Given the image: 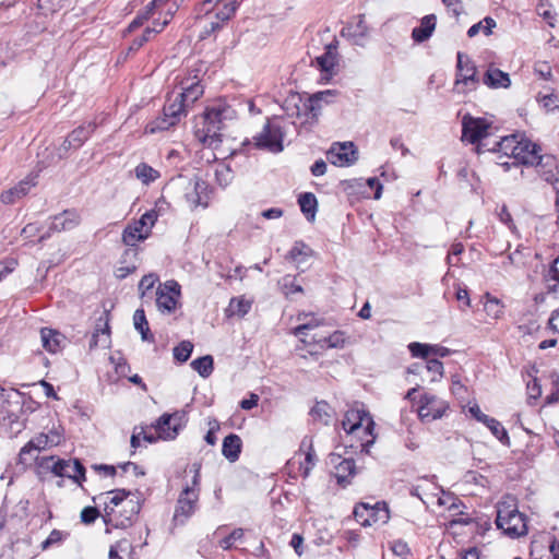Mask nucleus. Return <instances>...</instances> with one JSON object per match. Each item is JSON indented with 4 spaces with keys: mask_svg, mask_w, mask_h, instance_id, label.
Wrapping results in <instances>:
<instances>
[{
    "mask_svg": "<svg viewBox=\"0 0 559 559\" xmlns=\"http://www.w3.org/2000/svg\"><path fill=\"white\" fill-rule=\"evenodd\" d=\"M373 420L362 405H356L349 408L342 420V427L345 431L347 445L360 450L367 454L370 453V447L374 442Z\"/></svg>",
    "mask_w": 559,
    "mask_h": 559,
    "instance_id": "obj_1",
    "label": "nucleus"
},
{
    "mask_svg": "<svg viewBox=\"0 0 559 559\" xmlns=\"http://www.w3.org/2000/svg\"><path fill=\"white\" fill-rule=\"evenodd\" d=\"M236 111L226 103L217 102L207 107L195 121L194 135L203 144L214 146L221 142V131L234 119Z\"/></svg>",
    "mask_w": 559,
    "mask_h": 559,
    "instance_id": "obj_2",
    "label": "nucleus"
},
{
    "mask_svg": "<svg viewBox=\"0 0 559 559\" xmlns=\"http://www.w3.org/2000/svg\"><path fill=\"white\" fill-rule=\"evenodd\" d=\"M489 151L498 155L497 162L500 165L506 166L509 165V163L502 160L503 157L513 159V164L531 166L539 165L543 160L539 146L519 134L502 138L492 148H489Z\"/></svg>",
    "mask_w": 559,
    "mask_h": 559,
    "instance_id": "obj_3",
    "label": "nucleus"
},
{
    "mask_svg": "<svg viewBox=\"0 0 559 559\" xmlns=\"http://www.w3.org/2000/svg\"><path fill=\"white\" fill-rule=\"evenodd\" d=\"M168 189L180 195L190 209L198 206L205 209L209 205V186L197 177L179 176L170 181Z\"/></svg>",
    "mask_w": 559,
    "mask_h": 559,
    "instance_id": "obj_4",
    "label": "nucleus"
},
{
    "mask_svg": "<svg viewBox=\"0 0 559 559\" xmlns=\"http://www.w3.org/2000/svg\"><path fill=\"white\" fill-rule=\"evenodd\" d=\"M496 523L498 528L512 538L523 536L527 533L526 519L524 514L518 510L515 500L511 497L499 502Z\"/></svg>",
    "mask_w": 559,
    "mask_h": 559,
    "instance_id": "obj_5",
    "label": "nucleus"
},
{
    "mask_svg": "<svg viewBox=\"0 0 559 559\" xmlns=\"http://www.w3.org/2000/svg\"><path fill=\"white\" fill-rule=\"evenodd\" d=\"M493 129L492 121L488 118L473 117L466 114L462 118V141L477 144V153H481L485 150L489 151V148H485V144L481 141L490 136Z\"/></svg>",
    "mask_w": 559,
    "mask_h": 559,
    "instance_id": "obj_6",
    "label": "nucleus"
},
{
    "mask_svg": "<svg viewBox=\"0 0 559 559\" xmlns=\"http://www.w3.org/2000/svg\"><path fill=\"white\" fill-rule=\"evenodd\" d=\"M417 388L411 389L406 399L417 403V414L423 423H431L442 418L449 409L447 401L430 393H423L416 401Z\"/></svg>",
    "mask_w": 559,
    "mask_h": 559,
    "instance_id": "obj_7",
    "label": "nucleus"
},
{
    "mask_svg": "<svg viewBox=\"0 0 559 559\" xmlns=\"http://www.w3.org/2000/svg\"><path fill=\"white\" fill-rule=\"evenodd\" d=\"M129 491H126L124 489H116L102 493L97 497L98 500H104V511L107 521L111 522L116 519L117 509L119 507H129L128 515L124 516L127 522H131L140 512L139 502L133 499H129Z\"/></svg>",
    "mask_w": 559,
    "mask_h": 559,
    "instance_id": "obj_8",
    "label": "nucleus"
},
{
    "mask_svg": "<svg viewBox=\"0 0 559 559\" xmlns=\"http://www.w3.org/2000/svg\"><path fill=\"white\" fill-rule=\"evenodd\" d=\"M194 476L192 485L187 486L180 493L174 513V522L185 524L186 521L195 512L199 500L200 466L194 464Z\"/></svg>",
    "mask_w": 559,
    "mask_h": 559,
    "instance_id": "obj_9",
    "label": "nucleus"
},
{
    "mask_svg": "<svg viewBox=\"0 0 559 559\" xmlns=\"http://www.w3.org/2000/svg\"><path fill=\"white\" fill-rule=\"evenodd\" d=\"M186 103L177 95L173 102L164 107V115L146 126L147 133H156L158 131L168 130L175 126L182 116L186 115Z\"/></svg>",
    "mask_w": 559,
    "mask_h": 559,
    "instance_id": "obj_10",
    "label": "nucleus"
},
{
    "mask_svg": "<svg viewBox=\"0 0 559 559\" xmlns=\"http://www.w3.org/2000/svg\"><path fill=\"white\" fill-rule=\"evenodd\" d=\"M187 424V416L183 412L163 414L153 426L156 435L162 440H174Z\"/></svg>",
    "mask_w": 559,
    "mask_h": 559,
    "instance_id": "obj_11",
    "label": "nucleus"
},
{
    "mask_svg": "<svg viewBox=\"0 0 559 559\" xmlns=\"http://www.w3.org/2000/svg\"><path fill=\"white\" fill-rule=\"evenodd\" d=\"M181 296L180 285L174 281H166L160 284L156 290V307L162 313H173Z\"/></svg>",
    "mask_w": 559,
    "mask_h": 559,
    "instance_id": "obj_12",
    "label": "nucleus"
},
{
    "mask_svg": "<svg viewBox=\"0 0 559 559\" xmlns=\"http://www.w3.org/2000/svg\"><path fill=\"white\" fill-rule=\"evenodd\" d=\"M253 140L257 147L272 153H280L284 148L282 128L272 121H267Z\"/></svg>",
    "mask_w": 559,
    "mask_h": 559,
    "instance_id": "obj_13",
    "label": "nucleus"
},
{
    "mask_svg": "<svg viewBox=\"0 0 559 559\" xmlns=\"http://www.w3.org/2000/svg\"><path fill=\"white\" fill-rule=\"evenodd\" d=\"M476 68L473 62L463 53H457V74L455 86L462 93L472 91L476 86Z\"/></svg>",
    "mask_w": 559,
    "mask_h": 559,
    "instance_id": "obj_14",
    "label": "nucleus"
},
{
    "mask_svg": "<svg viewBox=\"0 0 559 559\" xmlns=\"http://www.w3.org/2000/svg\"><path fill=\"white\" fill-rule=\"evenodd\" d=\"M329 464L333 468L337 484L343 487L350 484L352 478L357 472L355 462L352 459H344L340 454H330Z\"/></svg>",
    "mask_w": 559,
    "mask_h": 559,
    "instance_id": "obj_15",
    "label": "nucleus"
},
{
    "mask_svg": "<svg viewBox=\"0 0 559 559\" xmlns=\"http://www.w3.org/2000/svg\"><path fill=\"white\" fill-rule=\"evenodd\" d=\"M326 155L331 164L340 167L349 166L357 160V152L352 142L334 143Z\"/></svg>",
    "mask_w": 559,
    "mask_h": 559,
    "instance_id": "obj_16",
    "label": "nucleus"
},
{
    "mask_svg": "<svg viewBox=\"0 0 559 559\" xmlns=\"http://www.w3.org/2000/svg\"><path fill=\"white\" fill-rule=\"evenodd\" d=\"M408 349L413 357L430 359V358H444L451 355V349L440 344H428L413 342L408 344Z\"/></svg>",
    "mask_w": 559,
    "mask_h": 559,
    "instance_id": "obj_17",
    "label": "nucleus"
},
{
    "mask_svg": "<svg viewBox=\"0 0 559 559\" xmlns=\"http://www.w3.org/2000/svg\"><path fill=\"white\" fill-rule=\"evenodd\" d=\"M341 35L354 45L365 46L369 37V29L364 17L358 16L356 20L343 27Z\"/></svg>",
    "mask_w": 559,
    "mask_h": 559,
    "instance_id": "obj_18",
    "label": "nucleus"
},
{
    "mask_svg": "<svg viewBox=\"0 0 559 559\" xmlns=\"http://www.w3.org/2000/svg\"><path fill=\"white\" fill-rule=\"evenodd\" d=\"M426 365L421 367L418 364L413 365L409 369V373L423 374L425 372L426 378H423L428 383H437L441 381L444 376L443 364L437 358L425 359Z\"/></svg>",
    "mask_w": 559,
    "mask_h": 559,
    "instance_id": "obj_19",
    "label": "nucleus"
},
{
    "mask_svg": "<svg viewBox=\"0 0 559 559\" xmlns=\"http://www.w3.org/2000/svg\"><path fill=\"white\" fill-rule=\"evenodd\" d=\"M338 96L336 90L317 92L308 97V107L311 120H317L324 106L333 104Z\"/></svg>",
    "mask_w": 559,
    "mask_h": 559,
    "instance_id": "obj_20",
    "label": "nucleus"
},
{
    "mask_svg": "<svg viewBox=\"0 0 559 559\" xmlns=\"http://www.w3.org/2000/svg\"><path fill=\"white\" fill-rule=\"evenodd\" d=\"M41 346L50 354H57L67 345V337L57 330L43 328L40 329Z\"/></svg>",
    "mask_w": 559,
    "mask_h": 559,
    "instance_id": "obj_21",
    "label": "nucleus"
},
{
    "mask_svg": "<svg viewBox=\"0 0 559 559\" xmlns=\"http://www.w3.org/2000/svg\"><path fill=\"white\" fill-rule=\"evenodd\" d=\"M284 110L286 115L289 117L301 118L306 117V121L308 122L311 119V115L309 112L308 107V98L304 100L299 94L289 95L284 102Z\"/></svg>",
    "mask_w": 559,
    "mask_h": 559,
    "instance_id": "obj_22",
    "label": "nucleus"
},
{
    "mask_svg": "<svg viewBox=\"0 0 559 559\" xmlns=\"http://www.w3.org/2000/svg\"><path fill=\"white\" fill-rule=\"evenodd\" d=\"M56 476L72 478L76 483L85 479V468L79 460H61Z\"/></svg>",
    "mask_w": 559,
    "mask_h": 559,
    "instance_id": "obj_23",
    "label": "nucleus"
},
{
    "mask_svg": "<svg viewBox=\"0 0 559 559\" xmlns=\"http://www.w3.org/2000/svg\"><path fill=\"white\" fill-rule=\"evenodd\" d=\"M33 186H35L34 179L25 178L22 181H20L15 187H13L7 191H3L1 193V201L4 204H12L16 200L26 195Z\"/></svg>",
    "mask_w": 559,
    "mask_h": 559,
    "instance_id": "obj_24",
    "label": "nucleus"
},
{
    "mask_svg": "<svg viewBox=\"0 0 559 559\" xmlns=\"http://www.w3.org/2000/svg\"><path fill=\"white\" fill-rule=\"evenodd\" d=\"M95 129L94 123H87L86 126H80L74 129L63 142L64 148H78L80 147L92 134Z\"/></svg>",
    "mask_w": 559,
    "mask_h": 559,
    "instance_id": "obj_25",
    "label": "nucleus"
},
{
    "mask_svg": "<svg viewBox=\"0 0 559 559\" xmlns=\"http://www.w3.org/2000/svg\"><path fill=\"white\" fill-rule=\"evenodd\" d=\"M437 17L435 14H428L420 21V25L415 27L412 32V37L416 43L427 40L436 28Z\"/></svg>",
    "mask_w": 559,
    "mask_h": 559,
    "instance_id": "obj_26",
    "label": "nucleus"
},
{
    "mask_svg": "<svg viewBox=\"0 0 559 559\" xmlns=\"http://www.w3.org/2000/svg\"><path fill=\"white\" fill-rule=\"evenodd\" d=\"M380 506V502H377L374 506H370L368 503H360L354 509V516L358 523L362 526H371L374 522H377V510L376 508Z\"/></svg>",
    "mask_w": 559,
    "mask_h": 559,
    "instance_id": "obj_27",
    "label": "nucleus"
},
{
    "mask_svg": "<svg viewBox=\"0 0 559 559\" xmlns=\"http://www.w3.org/2000/svg\"><path fill=\"white\" fill-rule=\"evenodd\" d=\"M484 83L491 88H507L511 80L507 72L490 67L485 74Z\"/></svg>",
    "mask_w": 559,
    "mask_h": 559,
    "instance_id": "obj_28",
    "label": "nucleus"
},
{
    "mask_svg": "<svg viewBox=\"0 0 559 559\" xmlns=\"http://www.w3.org/2000/svg\"><path fill=\"white\" fill-rule=\"evenodd\" d=\"M241 439L235 433H230L223 440L222 453L229 461L235 462L238 460L241 452Z\"/></svg>",
    "mask_w": 559,
    "mask_h": 559,
    "instance_id": "obj_29",
    "label": "nucleus"
},
{
    "mask_svg": "<svg viewBox=\"0 0 559 559\" xmlns=\"http://www.w3.org/2000/svg\"><path fill=\"white\" fill-rule=\"evenodd\" d=\"M80 223V215L74 211H64L62 214L55 216L51 229L57 231L69 230Z\"/></svg>",
    "mask_w": 559,
    "mask_h": 559,
    "instance_id": "obj_30",
    "label": "nucleus"
},
{
    "mask_svg": "<svg viewBox=\"0 0 559 559\" xmlns=\"http://www.w3.org/2000/svg\"><path fill=\"white\" fill-rule=\"evenodd\" d=\"M337 63L336 48L332 45L326 46V50L323 55L317 57L313 64L319 68L322 72L331 74Z\"/></svg>",
    "mask_w": 559,
    "mask_h": 559,
    "instance_id": "obj_31",
    "label": "nucleus"
},
{
    "mask_svg": "<svg viewBox=\"0 0 559 559\" xmlns=\"http://www.w3.org/2000/svg\"><path fill=\"white\" fill-rule=\"evenodd\" d=\"M504 304L489 293L484 296V311L491 320H500L504 316Z\"/></svg>",
    "mask_w": 559,
    "mask_h": 559,
    "instance_id": "obj_32",
    "label": "nucleus"
},
{
    "mask_svg": "<svg viewBox=\"0 0 559 559\" xmlns=\"http://www.w3.org/2000/svg\"><path fill=\"white\" fill-rule=\"evenodd\" d=\"M318 344L321 348H337L343 347L345 344V336L342 331H335L329 336H322L319 334H313L309 344Z\"/></svg>",
    "mask_w": 559,
    "mask_h": 559,
    "instance_id": "obj_33",
    "label": "nucleus"
},
{
    "mask_svg": "<svg viewBox=\"0 0 559 559\" xmlns=\"http://www.w3.org/2000/svg\"><path fill=\"white\" fill-rule=\"evenodd\" d=\"M181 84V92L178 94V96L189 107L203 94V86L199 81L189 82V80L187 82H182Z\"/></svg>",
    "mask_w": 559,
    "mask_h": 559,
    "instance_id": "obj_34",
    "label": "nucleus"
},
{
    "mask_svg": "<svg viewBox=\"0 0 559 559\" xmlns=\"http://www.w3.org/2000/svg\"><path fill=\"white\" fill-rule=\"evenodd\" d=\"M298 320L302 321V323L293 330V334L300 337L301 342L309 343L310 341L306 338L308 336L307 332L318 328L321 321L306 313L299 314Z\"/></svg>",
    "mask_w": 559,
    "mask_h": 559,
    "instance_id": "obj_35",
    "label": "nucleus"
},
{
    "mask_svg": "<svg viewBox=\"0 0 559 559\" xmlns=\"http://www.w3.org/2000/svg\"><path fill=\"white\" fill-rule=\"evenodd\" d=\"M145 238H147V230H144V227H139L138 221L129 225L122 234L123 243L131 247Z\"/></svg>",
    "mask_w": 559,
    "mask_h": 559,
    "instance_id": "obj_36",
    "label": "nucleus"
},
{
    "mask_svg": "<svg viewBox=\"0 0 559 559\" xmlns=\"http://www.w3.org/2000/svg\"><path fill=\"white\" fill-rule=\"evenodd\" d=\"M110 346V329L108 322H105L102 326L98 325L92 335L90 342V349L97 347L107 348Z\"/></svg>",
    "mask_w": 559,
    "mask_h": 559,
    "instance_id": "obj_37",
    "label": "nucleus"
},
{
    "mask_svg": "<svg viewBox=\"0 0 559 559\" xmlns=\"http://www.w3.org/2000/svg\"><path fill=\"white\" fill-rule=\"evenodd\" d=\"M50 448L48 439L45 433H39L29 440L20 451V457L22 462L27 461V455L31 454L32 451H40Z\"/></svg>",
    "mask_w": 559,
    "mask_h": 559,
    "instance_id": "obj_38",
    "label": "nucleus"
},
{
    "mask_svg": "<svg viewBox=\"0 0 559 559\" xmlns=\"http://www.w3.org/2000/svg\"><path fill=\"white\" fill-rule=\"evenodd\" d=\"M133 324L136 331L140 332L141 337L145 342H154V336L150 331L148 322L143 309H136L133 314Z\"/></svg>",
    "mask_w": 559,
    "mask_h": 559,
    "instance_id": "obj_39",
    "label": "nucleus"
},
{
    "mask_svg": "<svg viewBox=\"0 0 559 559\" xmlns=\"http://www.w3.org/2000/svg\"><path fill=\"white\" fill-rule=\"evenodd\" d=\"M298 203L301 212L306 215L309 221H313L317 213L318 201L313 193L305 192L300 194Z\"/></svg>",
    "mask_w": 559,
    "mask_h": 559,
    "instance_id": "obj_40",
    "label": "nucleus"
},
{
    "mask_svg": "<svg viewBox=\"0 0 559 559\" xmlns=\"http://www.w3.org/2000/svg\"><path fill=\"white\" fill-rule=\"evenodd\" d=\"M134 175L146 186L159 178V171L145 163H141L134 168Z\"/></svg>",
    "mask_w": 559,
    "mask_h": 559,
    "instance_id": "obj_41",
    "label": "nucleus"
},
{
    "mask_svg": "<svg viewBox=\"0 0 559 559\" xmlns=\"http://www.w3.org/2000/svg\"><path fill=\"white\" fill-rule=\"evenodd\" d=\"M167 24H168V20H165V21H163L162 24H159V28L146 27L144 33L140 37H136L133 39L132 44L129 47V50H131V51L139 50L146 41L151 40L154 35L160 33Z\"/></svg>",
    "mask_w": 559,
    "mask_h": 559,
    "instance_id": "obj_42",
    "label": "nucleus"
},
{
    "mask_svg": "<svg viewBox=\"0 0 559 559\" xmlns=\"http://www.w3.org/2000/svg\"><path fill=\"white\" fill-rule=\"evenodd\" d=\"M310 415L313 420H318L328 425L332 419L333 411L331 406L326 402H317L316 405L311 408Z\"/></svg>",
    "mask_w": 559,
    "mask_h": 559,
    "instance_id": "obj_43",
    "label": "nucleus"
},
{
    "mask_svg": "<svg viewBox=\"0 0 559 559\" xmlns=\"http://www.w3.org/2000/svg\"><path fill=\"white\" fill-rule=\"evenodd\" d=\"M483 425H485L502 444H510L508 432L500 421L492 417H488V419Z\"/></svg>",
    "mask_w": 559,
    "mask_h": 559,
    "instance_id": "obj_44",
    "label": "nucleus"
},
{
    "mask_svg": "<svg viewBox=\"0 0 559 559\" xmlns=\"http://www.w3.org/2000/svg\"><path fill=\"white\" fill-rule=\"evenodd\" d=\"M191 367L202 378H207L213 372V357L210 355L194 359Z\"/></svg>",
    "mask_w": 559,
    "mask_h": 559,
    "instance_id": "obj_45",
    "label": "nucleus"
},
{
    "mask_svg": "<svg viewBox=\"0 0 559 559\" xmlns=\"http://www.w3.org/2000/svg\"><path fill=\"white\" fill-rule=\"evenodd\" d=\"M493 27H496V21L491 17H485L483 21L472 25L467 31V35L468 37H474L479 33H484L488 36Z\"/></svg>",
    "mask_w": 559,
    "mask_h": 559,
    "instance_id": "obj_46",
    "label": "nucleus"
},
{
    "mask_svg": "<svg viewBox=\"0 0 559 559\" xmlns=\"http://www.w3.org/2000/svg\"><path fill=\"white\" fill-rule=\"evenodd\" d=\"M34 460L40 472H50L56 476V472L60 467V459H56V456H35Z\"/></svg>",
    "mask_w": 559,
    "mask_h": 559,
    "instance_id": "obj_47",
    "label": "nucleus"
},
{
    "mask_svg": "<svg viewBox=\"0 0 559 559\" xmlns=\"http://www.w3.org/2000/svg\"><path fill=\"white\" fill-rule=\"evenodd\" d=\"M159 5V0H152L150 4L145 8V11L139 14L129 25L128 31L132 32L138 27L142 26L145 21H147L152 14L153 10Z\"/></svg>",
    "mask_w": 559,
    "mask_h": 559,
    "instance_id": "obj_48",
    "label": "nucleus"
},
{
    "mask_svg": "<svg viewBox=\"0 0 559 559\" xmlns=\"http://www.w3.org/2000/svg\"><path fill=\"white\" fill-rule=\"evenodd\" d=\"M250 309H251V301H249L242 297L233 298L229 302V310H230L231 314H236L238 317L246 316Z\"/></svg>",
    "mask_w": 559,
    "mask_h": 559,
    "instance_id": "obj_49",
    "label": "nucleus"
},
{
    "mask_svg": "<svg viewBox=\"0 0 559 559\" xmlns=\"http://www.w3.org/2000/svg\"><path fill=\"white\" fill-rule=\"evenodd\" d=\"M545 281L548 283V289L555 292L559 284V257L554 260L551 266L547 271Z\"/></svg>",
    "mask_w": 559,
    "mask_h": 559,
    "instance_id": "obj_50",
    "label": "nucleus"
},
{
    "mask_svg": "<svg viewBox=\"0 0 559 559\" xmlns=\"http://www.w3.org/2000/svg\"><path fill=\"white\" fill-rule=\"evenodd\" d=\"M215 178H216L217 183L221 187H226L233 180V171L229 168V166H227L225 164H219L215 168Z\"/></svg>",
    "mask_w": 559,
    "mask_h": 559,
    "instance_id": "obj_51",
    "label": "nucleus"
},
{
    "mask_svg": "<svg viewBox=\"0 0 559 559\" xmlns=\"http://www.w3.org/2000/svg\"><path fill=\"white\" fill-rule=\"evenodd\" d=\"M316 465V454L312 448L310 447L307 453L305 454L304 461L299 462V472L302 477H308L311 469Z\"/></svg>",
    "mask_w": 559,
    "mask_h": 559,
    "instance_id": "obj_52",
    "label": "nucleus"
},
{
    "mask_svg": "<svg viewBox=\"0 0 559 559\" xmlns=\"http://www.w3.org/2000/svg\"><path fill=\"white\" fill-rule=\"evenodd\" d=\"M192 350L193 344L189 341H182L178 346L174 348V357L178 361L185 362L189 359Z\"/></svg>",
    "mask_w": 559,
    "mask_h": 559,
    "instance_id": "obj_53",
    "label": "nucleus"
},
{
    "mask_svg": "<svg viewBox=\"0 0 559 559\" xmlns=\"http://www.w3.org/2000/svg\"><path fill=\"white\" fill-rule=\"evenodd\" d=\"M393 555L402 559H408L412 556L408 544L402 539H396L391 544Z\"/></svg>",
    "mask_w": 559,
    "mask_h": 559,
    "instance_id": "obj_54",
    "label": "nucleus"
},
{
    "mask_svg": "<svg viewBox=\"0 0 559 559\" xmlns=\"http://www.w3.org/2000/svg\"><path fill=\"white\" fill-rule=\"evenodd\" d=\"M538 102L548 112L559 108V96L554 93L539 95Z\"/></svg>",
    "mask_w": 559,
    "mask_h": 559,
    "instance_id": "obj_55",
    "label": "nucleus"
},
{
    "mask_svg": "<svg viewBox=\"0 0 559 559\" xmlns=\"http://www.w3.org/2000/svg\"><path fill=\"white\" fill-rule=\"evenodd\" d=\"M238 5L239 2L237 0L224 4V7L216 13V19L219 22L228 21L236 13Z\"/></svg>",
    "mask_w": 559,
    "mask_h": 559,
    "instance_id": "obj_56",
    "label": "nucleus"
},
{
    "mask_svg": "<svg viewBox=\"0 0 559 559\" xmlns=\"http://www.w3.org/2000/svg\"><path fill=\"white\" fill-rule=\"evenodd\" d=\"M242 537H243V530L242 528H236L228 536H226L225 538H223L219 542V546L224 550H228V549H230L233 547V545L236 542L241 540Z\"/></svg>",
    "mask_w": 559,
    "mask_h": 559,
    "instance_id": "obj_57",
    "label": "nucleus"
},
{
    "mask_svg": "<svg viewBox=\"0 0 559 559\" xmlns=\"http://www.w3.org/2000/svg\"><path fill=\"white\" fill-rule=\"evenodd\" d=\"M157 281L158 276L153 273L143 276L139 283V290L141 293V297H144L146 293L154 287Z\"/></svg>",
    "mask_w": 559,
    "mask_h": 559,
    "instance_id": "obj_58",
    "label": "nucleus"
},
{
    "mask_svg": "<svg viewBox=\"0 0 559 559\" xmlns=\"http://www.w3.org/2000/svg\"><path fill=\"white\" fill-rule=\"evenodd\" d=\"M156 219H157V213L153 210L147 211L138 221V225H139V227H144V230H147V235H148L150 230L154 226Z\"/></svg>",
    "mask_w": 559,
    "mask_h": 559,
    "instance_id": "obj_59",
    "label": "nucleus"
},
{
    "mask_svg": "<svg viewBox=\"0 0 559 559\" xmlns=\"http://www.w3.org/2000/svg\"><path fill=\"white\" fill-rule=\"evenodd\" d=\"M466 408H467V412L471 415V417H473L478 423L484 424L489 417L488 415H486L485 413L481 412V409L477 403L469 402L466 405Z\"/></svg>",
    "mask_w": 559,
    "mask_h": 559,
    "instance_id": "obj_60",
    "label": "nucleus"
},
{
    "mask_svg": "<svg viewBox=\"0 0 559 559\" xmlns=\"http://www.w3.org/2000/svg\"><path fill=\"white\" fill-rule=\"evenodd\" d=\"M283 290L286 296H293L296 293H301L302 288L300 285L295 283V278L290 276L284 277Z\"/></svg>",
    "mask_w": 559,
    "mask_h": 559,
    "instance_id": "obj_61",
    "label": "nucleus"
},
{
    "mask_svg": "<svg viewBox=\"0 0 559 559\" xmlns=\"http://www.w3.org/2000/svg\"><path fill=\"white\" fill-rule=\"evenodd\" d=\"M537 13L539 16L544 17L550 26H555V13L549 4L539 3L537 7Z\"/></svg>",
    "mask_w": 559,
    "mask_h": 559,
    "instance_id": "obj_62",
    "label": "nucleus"
},
{
    "mask_svg": "<svg viewBox=\"0 0 559 559\" xmlns=\"http://www.w3.org/2000/svg\"><path fill=\"white\" fill-rule=\"evenodd\" d=\"M99 512L94 507H86L81 511V521L85 524H92L98 518Z\"/></svg>",
    "mask_w": 559,
    "mask_h": 559,
    "instance_id": "obj_63",
    "label": "nucleus"
},
{
    "mask_svg": "<svg viewBox=\"0 0 559 559\" xmlns=\"http://www.w3.org/2000/svg\"><path fill=\"white\" fill-rule=\"evenodd\" d=\"M128 548H130V544L128 543V540L126 539H122V540H119L117 542L115 545H112L110 547V550H109V559H122L120 556H119V551H124L127 550Z\"/></svg>",
    "mask_w": 559,
    "mask_h": 559,
    "instance_id": "obj_64",
    "label": "nucleus"
}]
</instances>
